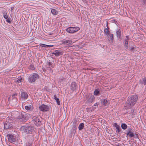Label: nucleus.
Masks as SVG:
<instances>
[{"instance_id": "nucleus-41", "label": "nucleus", "mask_w": 146, "mask_h": 146, "mask_svg": "<svg viewBox=\"0 0 146 146\" xmlns=\"http://www.w3.org/2000/svg\"><path fill=\"white\" fill-rule=\"evenodd\" d=\"M32 144L29 142L26 143V146H32Z\"/></svg>"}, {"instance_id": "nucleus-7", "label": "nucleus", "mask_w": 146, "mask_h": 146, "mask_svg": "<svg viewBox=\"0 0 146 146\" xmlns=\"http://www.w3.org/2000/svg\"><path fill=\"white\" fill-rule=\"evenodd\" d=\"M39 109L42 111H47L49 110L50 107L48 105L42 104L39 107Z\"/></svg>"}, {"instance_id": "nucleus-49", "label": "nucleus", "mask_w": 146, "mask_h": 146, "mask_svg": "<svg viewBox=\"0 0 146 146\" xmlns=\"http://www.w3.org/2000/svg\"><path fill=\"white\" fill-rule=\"evenodd\" d=\"M98 103H96L94 105V106H98Z\"/></svg>"}, {"instance_id": "nucleus-6", "label": "nucleus", "mask_w": 146, "mask_h": 146, "mask_svg": "<svg viewBox=\"0 0 146 146\" xmlns=\"http://www.w3.org/2000/svg\"><path fill=\"white\" fill-rule=\"evenodd\" d=\"M133 131L131 128H129L125 131V133L130 137H133L135 136V133Z\"/></svg>"}, {"instance_id": "nucleus-26", "label": "nucleus", "mask_w": 146, "mask_h": 146, "mask_svg": "<svg viewBox=\"0 0 146 146\" xmlns=\"http://www.w3.org/2000/svg\"><path fill=\"white\" fill-rule=\"evenodd\" d=\"M123 44L126 49H128V41L127 40H124L123 41Z\"/></svg>"}, {"instance_id": "nucleus-13", "label": "nucleus", "mask_w": 146, "mask_h": 146, "mask_svg": "<svg viewBox=\"0 0 146 146\" xmlns=\"http://www.w3.org/2000/svg\"><path fill=\"white\" fill-rule=\"evenodd\" d=\"M77 127H76V125L73 126L71 130L70 131V135L71 137H72L73 135V136L75 135V133L76 132V130L77 129Z\"/></svg>"}, {"instance_id": "nucleus-29", "label": "nucleus", "mask_w": 146, "mask_h": 146, "mask_svg": "<svg viewBox=\"0 0 146 146\" xmlns=\"http://www.w3.org/2000/svg\"><path fill=\"white\" fill-rule=\"evenodd\" d=\"M39 45L42 47L45 48L50 47L53 46V45H48L42 43L40 44Z\"/></svg>"}, {"instance_id": "nucleus-5", "label": "nucleus", "mask_w": 146, "mask_h": 146, "mask_svg": "<svg viewBox=\"0 0 146 146\" xmlns=\"http://www.w3.org/2000/svg\"><path fill=\"white\" fill-rule=\"evenodd\" d=\"M80 29V28L78 27H70L66 29L65 30L68 33L73 34L77 32Z\"/></svg>"}, {"instance_id": "nucleus-37", "label": "nucleus", "mask_w": 146, "mask_h": 146, "mask_svg": "<svg viewBox=\"0 0 146 146\" xmlns=\"http://www.w3.org/2000/svg\"><path fill=\"white\" fill-rule=\"evenodd\" d=\"M29 69L31 70H35V68L34 66L32 64H31L29 66Z\"/></svg>"}, {"instance_id": "nucleus-3", "label": "nucleus", "mask_w": 146, "mask_h": 146, "mask_svg": "<svg viewBox=\"0 0 146 146\" xmlns=\"http://www.w3.org/2000/svg\"><path fill=\"white\" fill-rule=\"evenodd\" d=\"M27 115L24 112L19 113L17 118L19 121L25 123L28 120Z\"/></svg>"}, {"instance_id": "nucleus-1", "label": "nucleus", "mask_w": 146, "mask_h": 146, "mask_svg": "<svg viewBox=\"0 0 146 146\" xmlns=\"http://www.w3.org/2000/svg\"><path fill=\"white\" fill-rule=\"evenodd\" d=\"M138 97L136 95H133L129 98L125 104V109H128L134 106L138 100Z\"/></svg>"}, {"instance_id": "nucleus-50", "label": "nucleus", "mask_w": 146, "mask_h": 146, "mask_svg": "<svg viewBox=\"0 0 146 146\" xmlns=\"http://www.w3.org/2000/svg\"><path fill=\"white\" fill-rule=\"evenodd\" d=\"M82 1L85 3H86L87 2V1H86V0H82Z\"/></svg>"}, {"instance_id": "nucleus-8", "label": "nucleus", "mask_w": 146, "mask_h": 146, "mask_svg": "<svg viewBox=\"0 0 146 146\" xmlns=\"http://www.w3.org/2000/svg\"><path fill=\"white\" fill-rule=\"evenodd\" d=\"M33 120L36 125L40 126L41 125V123L38 117L34 116L33 117Z\"/></svg>"}, {"instance_id": "nucleus-2", "label": "nucleus", "mask_w": 146, "mask_h": 146, "mask_svg": "<svg viewBox=\"0 0 146 146\" xmlns=\"http://www.w3.org/2000/svg\"><path fill=\"white\" fill-rule=\"evenodd\" d=\"M20 130L27 134H32L35 132L34 127L30 124H26L21 126Z\"/></svg>"}, {"instance_id": "nucleus-24", "label": "nucleus", "mask_w": 146, "mask_h": 146, "mask_svg": "<svg viewBox=\"0 0 146 146\" xmlns=\"http://www.w3.org/2000/svg\"><path fill=\"white\" fill-rule=\"evenodd\" d=\"M25 108L26 110L28 111H31L33 109V106L32 105H29L25 106Z\"/></svg>"}, {"instance_id": "nucleus-4", "label": "nucleus", "mask_w": 146, "mask_h": 146, "mask_svg": "<svg viewBox=\"0 0 146 146\" xmlns=\"http://www.w3.org/2000/svg\"><path fill=\"white\" fill-rule=\"evenodd\" d=\"M39 78V75L36 73H33L28 77V81L30 83L35 82Z\"/></svg>"}, {"instance_id": "nucleus-35", "label": "nucleus", "mask_w": 146, "mask_h": 146, "mask_svg": "<svg viewBox=\"0 0 146 146\" xmlns=\"http://www.w3.org/2000/svg\"><path fill=\"white\" fill-rule=\"evenodd\" d=\"M48 70V73L49 74H52L53 73V70L50 67H48L47 69Z\"/></svg>"}, {"instance_id": "nucleus-15", "label": "nucleus", "mask_w": 146, "mask_h": 146, "mask_svg": "<svg viewBox=\"0 0 146 146\" xmlns=\"http://www.w3.org/2000/svg\"><path fill=\"white\" fill-rule=\"evenodd\" d=\"M1 12L3 15V17L4 18H7L8 16L7 14L8 13L7 10L5 8H3L1 10Z\"/></svg>"}, {"instance_id": "nucleus-20", "label": "nucleus", "mask_w": 146, "mask_h": 146, "mask_svg": "<svg viewBox=\"0 0 146 146\" xmlns=\"http://www.w3.org/2000/svg\"><path fill=\"white\" fill-rule=\"evenodd\" d=\"M113 126L115 127V128L117 129V132L118 133L120 132L121 130V128L120 126L117 125L116 123H114Z\"/></svg>"}, {"instance_id": "nucleus-23", "label": "nucleus", "mask_w": 146, "mask_h": 146, "mask_svg": "<svg viewBox=\"0 0 146 146\" xmlns=\"http://www.w3.org/2000/svg\"><path fill=\"white\" fill-rule=\"evenodd\" d=\"M100 90L99 89H96L94 92V94L95 96H99L100 95Z\"/></svg>"}, {"instance_id": "nucleus-36", "label": "nucleus", "mask_w": 146, "mask_h": 146, "mask_svg": "<svg viewBox=\"0 0 146 146\" xmlns=\"http://www.w3.org/2000/svg\"><path fill=\"white\" fill-rule=\"evenodd\" d=\"M77 119H74V121L73 122V126H74V125H76V127H77Z\"/></svg>"}, {"instance_id": "nucleus-28", "label": "nucleus", "mask_w": 146, "mask_h": 146, "mask_svg": "<svg viewBox=\"0 0 146 146\" xmlns=\"http://www.w3.org/2000/svg\"><path fill=\"white\" fill-rule=\"evenodd\" d=\"M54 99L56 101V103L58 105H60L59 99L57 98L56 95L55 94L54 96Z\"/></svg>"}, {"instance_id": "nucleus-32", "label": "nucleus", "mask_w": 146, "mask_h": 146, "mask_svg": "<svg viewBox=\"0 0 146 146\" xmlns=\"http://www.w3.org/2000/svg\"><path fill=\"white\" fill-rule=\"evenodd\" d=\"M121 127L123 129L125 130L127 129V126L125 123H122L121 125Z\"/></svg>"}, {"instance_id": "nucleus-19", "label": "nucleus", "mask_w": 146, "mask_h": 146, "mask_svg": "<svg viewBox=\"0 0 146 146\" xmlns=\"http://www.w3.org/2000/svg\"><path fill=\"white\" fill-rule=\"evenodd\" d=\"M17 100L15 98H13L12 100L11 101V104L13 106H16L17 104Z\"/></svg>"}, {"instance_id": "nucleus-39", "label": "nucleus", "mask_w": 146, "mask_h": 146, "mask_svg": "<svg viewBox=\"0 0 146 146\" xmlns=\"http://www.w3.org/2000/svg\"><path fill=\"white\" fill-rule=\"evenodd\" d=\"M113 35L112 34H111L109 35V37L110 39H111V41L112 42H113Z\"/></svg>"}, {"instance_id": "nucleus-10", "label": "nucleus", "mask_w": 146, "mask_h": 146, "mask_svg": "<svg viewBox=\"0 0 146 146\" xmlns=\"http://www.w3.org/2000/svg\"><path fill=\"white\" fill-rule=\"evenodd\" d=\"M7 136L8 141L9 142L11 143H12L15 141L16 139L15 136L12 135L11 134H7Z\"/></svg>"}, {"instance_id": "nucleus-14", "label": "nucleus", "mask_w": 146, "mask_h": 146, "mask_svg": "<svg viewBox=\"0 0 146 146\" xmlns=\"http://www.w3.org/2000/svg\"><path fill=\"white\" fill-rule=\"evenodd\" d=\"M52 54L56 56H58L60 55H63V52L62 50H55L54 52H52Z\"/></svg>"}, {"instance_id": "nucleus-21", "label": "nucleus", "mask_w": 146, "mask_h": 146, "mask_svg": "<svg viewBox=\"0 0 146 146\" xmlns=\"http://www.w3.org/2000/svg\"><path fill=\"white\" fill-rule=\"evenodd\" d=\"M62 44H71L72 43V41L70 40H63L62 41Z\"/></svg>"}, {"instance_id": "nucleus-52", "label": "nucleus", "mask_w": 146, "mask_h": 146, "mask_svg": "<svg viewBox=\"0 0 146 146\" xmlns=\"http://www.w3.org/2000/svg\"><path fill=\"white\" fill-rule=\"evenodd\" d=\"M78 47L79 48H80V49H81L82 48L81 47H80V46H78Z\"/></svg>"}, {"instance_id": "nucleus-12", "label": "nucleus", "mask_w": 146, "mask_h": 146, "mask_svg": "<svg viewBox=\"0 0 146 146\" xmlns=\"http://www.w3.org/2000/svg\"><path fill=\"white\" fill-rule=\"evenodd\" d=\"M21 91V98L23 100H25L28 98V95L25 92L23 91L22 89L20 90Z\"/></svg>"}, {"instance_id": "nucleus-31", "label": "nucleus", "mask_w": 146, "mask_h": 146, "mask_svg": "<svg viewBox=\"0 0 146 146\" xmlns=\"http://www.w3.org/2000/svg\"><path fill=\"white\" fill-rule=\"evenodd\" d=\"M105 36H108L110 34V31L107 29H105L104 30Z\"/></svg>"}, {"instance_id": "nucleus-43", "label": "nucleus", "mask_w": 146, "mask_h": 146, "mask_svg": "<svg viewBox=\"0 0 146 146\" xmlns=\"http://www.w3.org/2000/svg\"><path fill=\"white\" fill-rule=\"evenodd\" d=\"M143 4L144 5H146V0H143Z\"/></svg>"}, {"instance_id": "nucleus-45", "label": "nucleus", "mask_w": 146, "mask_h": 146, "mask_svg": "<svg viewBox=\"0 0 146 146\" xmlns=\"http://www.w3.org/2000/svg\"><path fill=\"white\" fill-rule=\"evenodd\" d=\"M126 37L127 38V39H125V40H127L128 41L129 39V36L128 35L126 36Z\"/></svg>"}, {"instance_id": "nucleus-44", "label": "nucleus", "mask_w": 146, "mask_h": 146, "mask_svg": "<svg viewBox=\"0 0 146 146\" xmlns=\"http://www.w3.org/2000/svg\"><path fill=\"white\" fill-rule=\"evenodd\" d=\"M134 134H135V135L136 137L137 138H139V135H138V134H137L136 133V132Z\"/></svg>"}, {"instance_id": "nucleus-47", "label": "nucleus", "mask_w": 146, "mask_h": 146, "mask_svg": "<svg viewBox=\"0 0 146 146\" xmlns=\"http://www.w3.org/2000/svg\"><path fill=\"white\" fill-rule=\"evenodd\" d=\"M42 70H43V71L44 72H45V73H46V69L44 68H42Z\"/></svg>"}, {"instance_id": "nucleus-16", "label": "nucleus", "mask_w": 146, "mask_h": 146, "mask_svg": "<svg viewBox=\"0 0 146 146\" xmlns=\"http://www.w3.org/2000/svg\"><path fill=\"white\" fill-rule=\"evenodd\" d=\"M89 98L87 100V102L88 103H92L95 100V97L93 95H91L89 96Z\"/></svg>"}, {"instance_id": "nucleus-25", "label": "nucleus", "mask_w": 146, "mask_h": 146, "mask_svg": "<svg viewBox=\"0 0 146 146\" xmlns=\"http://www.w3.org/2000/svg\"><path fill=\"white\" fill-rule=\"evenodd\" d=\"M101 102L105 106H106L108 104V102L106 99L102 100Z\"/></svg>"}, {"instance_id": "nucleus-27", "label": "nucleus", "mask_w": 146, "mask_h": 146, "mask_svg": "<svg viewBox=\"0 0 146 146\" xmlns=\"http://www.w3.org/2000/svg\"><path fill=\"white\" fill-rule=\"evenodd\" d=\"M84 127V125L83 123H81L78 127V129L79 130H81L83 129Z\"/></svg>"}, {"instance_id": "nucleus-51", "label": "nucleus", "mask_w": 146, "mask_h": 146, "mask_svg": "<svg viewBox=\"0 0 146 146\" xmlns=\"http://www.w3.org/2000/svg\"><path fill=\"white\" fill-rule=\"evenodd\" d=\"M14 9V7H12L11 8V11H12Z\"/></svg>"}, {"instance_id": "nucleus-46", "label": "nucleus", "mask_w": 146, "mask_h": 146, "mask_svg": "<svg viewBox=\"0 0 146 146\" xmlns=\"http://www.w3.org/2000/svg\"><path fill=\"white\" fill-rule=\"evenodd\" d=\"M17 94H13L12 95V97L13 98H15V97L17 96Z\"/></svg>"}, {"instance_id": "nucleus-53", "label": "nucleus", "mask_w": 146, "mask_h": 146, "mask_svg": "<svg viewBox=\"0 0 146 146\" xmlns=\"http://www.w3.org/2000/svg\"><path fill=\"white\" fill-rule=\"evenodd\" d=\"M115 146H120L119 144H115Z\"/></svg>"}, {"instance_id": "nucleus-34", "label": "nucleus", "mask_w": 146, "mask_h": 146, "mask_svg": "<svg viewBox=\"0 0 146 146\" xmlns=\"http://www.w3.org/2000/svg\"><path fill=\"white\" fill-rule=\"evenodd\" d=\"M7 121L8 122V123H15V121L14 120H13L11 118H10L9 119H8L7 120Z\"/></svg>"}, {"instance_id": "nucleus-54", "label": "nucleus", "mask_w": 146, "mask_h": 146, "mask_svg": "<svg viewBox=\"0 0 146 146\" xmlns=\"http://www.w3.org/2000/svg\"><path fill=\"white\" fill-rule=\"evenodd\" d=\"M114 21L115 22H117V21H115V20H114Z\"/></svg>"}, {"instance_id": "nucleus-42", "label": "nucleus", "mask_w": 146, "mask_h": 146, "mask_svg": "<svg viewBox=\"0 0 146 146\" xmlns=\"http://www.w3.org/2000/svg\"><path fill=\"white\" fill-rule=\"evenodd\" d=\"M129 113H130L131 115H133L134 114V110H131V112Z\"/></svg>"}, {"instance_id": "nucleus-17", "label": "nucleus", "mask_w": 146, "mask_h": 146, "mask_svg": "<svg viewBox=\"0 0 146 146\" xmlns=\"http://www.w3.org/2000/svg\"><path fill=\"white\" fill-rule=\"evenodd\" d=\"M139 83L141 85H146V76L142 78V80L140 79L139 81Z\"/></svg>"}, {"instance_id": "nucleus-48", "label": "nucleus", "mask_w": 146, "mask_h": 146, "mask_svg": "<svg viewBox=\"0 0 146 146\" xmlns=\"http://www.w3.org/2000/svg\"><path fill=\"white\" fill-rule=\"evenodd\" d=\"M106 27H107V28L106 29H107L108 30H109V29H110V28H109V27L108 26V22H107Z\"/></svg>"}, {"instance_id": "nucleus-33", "label": "nucleus", "mask_w": 146, "mask_h": 146, "mask_svg": "<svg viewBox=\"0 0 146 146\" xmlns=\"http://www.w3.org/2000/svg\"><path fill=\"white\" fill-rule=\"evenodd\" d=\"M5 19H6V21L7 22L10 24L11 23V20L10 17H8V16H7V17Z\"/></svg>"}, {"instance_id": "nucleus-11", "label": "nucleus", "mask_w": 146, "mask_h": 146, "mask_svg": "<svg viewBox=\"0 0 146 146\" xmlns=\"http://www.w3.org/2000/svg\"><path fill=\"white\" fill-rule=\"evenodd\" d=\"M78 88V86L76 83L74 82H72L70 85V89L72 92H76V90Z\"/></svg>"}, {"instance_id": "nucleus-30", "label": "nucleus", "mask_w": 146, "mask_h": 146, "mask_svg": "<svg viewBox=\"0 0 146 146\" xmlns=\"http://www.w3.org/2000/svg\"><path fill=\"white\" fill-rule=\"evenodd\" d=\"M51 13L54 15H57L58 14V12L54 9H51Z\"/></svg>"}, {"instance_id": "nucleus-18", "label": "nucleus", "mask_w": 146, "mask_h": 146, "mask_svg": "<svg viewBox=\"0 0 146 146\" xmlns=\"http://www.w3.org/2000/svg\"><path fill=\"white\" fill-rule=\"evenodd\" d=\"M23 80L21 76H20L17 78L15 80V82L17 84H19L20 85L21 84V82Z\"/></svg>"}, {"instance_id": "nucleus-22", "label": "nucleus", "mask_w": 146, "mask_h": 146, "mask_svg": "<svg viewBox=\"0 0 146 146\" xmlns=\"http://www.w3.org/2000/svg\"><path fill=\"white\" fill-rule=\"evenodd\" d=\"M116 36L118 38L121 39V31L119 29L116 32Z\"/></svg>"}, {"instance_id": "nucleus-38", "label": "nucleus", "mask_w": 146, "mask_h": 146, "mask_svg": "<svg viewBox=\"0 0 146 146\" xmlns=\"http://www.w3.org/2000/svg\"><path fill=\"white\" fill-rule=\"evenodd\" d=\"M52 63L50 61V60L47 61V65H48L49 67L50 66L51 67L53 68V67L52 66Z\"/></svg>"}, {"instance_id": "nucleus-9", "label": "nucleus", "mask_w": 146, "mask_h": 146, "mask_svg": "<svg viewBox=\"0 0 146 146\" xmlns=\"http://www.w3.org/2000/svg\"><path fill=\"white\" fill-rule=\"evenodd\" d=\"M4 129L6 130L11 129L13 128L14 126L11 124L8 123L7 121L4 122Z\"/></svg>"}, {"instance_id": "nucleus-40", "label": "nucleus", "mask_w": 146, "mask_h": 146, "mask_svg": "<svg viewBox=\"0 0 146 146\" xmlns=\"http://www.w3.org/2000/svg\"><path fill=\"white\" fill-rule=\"evenodd\" d=\"M129 50L130 51H134L135 50V48L132 46H129Z\"/></svg>"}]
</instances>
